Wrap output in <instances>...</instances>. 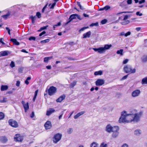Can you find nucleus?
Here are the masks:
<instances>
[{
	"mask_svg": "<svg viewBox=\"0 0 147 147\" xmlns=\"http://www.w3.org/2000/svg\"><path fill=\"white\" fill-rule=\"evenodd\" d=\"M141 116L140 113H136L134 114H128L126 113L125 111L122 112L121 116L119 120L120 123H128L132 121L138 122L139 121Z\"/></svg>",
	"mask_w": 147,
	"mask_h": 147,
	"instance_id": "nucleus-1",
	"label": "nucleus"
},
{
	"mask_svg": "<svg viewBox=\"0 0 147 147\" xmlns=\"http://www.w3.org/2000/svg\"><path fill=\"white\" fill-rule=\"evenodd\" d=\"M123 70L126 73H134L136 72L135 69L134 68L133 69L131 66L128 65H125L124 67Z\"/></svg>",
	"mask_w": 147,
	"mask_h": 147,
	"instance_id": "nucleus-2",
	"label": "nucleus"
},
{
	"mask_svg": "<svg viewBox=\"0 0 147 147\" xmlns=\"http://www.w3.org/2000/svg\"><path fill=\"white\" fill-rule=\"evenodd\" d=\"M62 137V135L61 134L58 133L55 134L53 138V143L55 144L57 143L61 140Z\"/></svg>",
	"mask_w": 147,
	"mask_h": 147,
	"instance_id": "nucleus-3",
	"label": "nucleus"
},
{
	"mask_svg": "<svg viewBox=\"0 0 147 147\" xmlns=\"http://www.w3.org/2000/svg\"><path fill=\"white\" fill-rule=\"evenodd\" d=\"M8 123L9 125L13 127L17 128L19 127V124L18 122L14 119H9Z\"/></svg>",
	"mask_w": 147,
	"mask_h": 147,
	"instance_id": "nucleus-4",
	"label": "nucleus"
},
{
	"mask_svg": "<svg viewBox=\"0 0 147 147\" xmlns=\"http://www.w3.org/2000/svg\"><path fill=\"white\" fill-rule=\"evenodd\" d=\"M57 88L54 86H52L50 87L48 89V94L50 96H51L56 93L57 92Z\"/></svg>",
	"mask_w": 147,
	"mask_h": 147,
	"instance_id": "nucleus-5",
	"label": "nucleus"
},
{
	"mask_svg": "<svg viewBox=\"0 0 147 147\" xmlns=\"http://www.w3.org/2000/svg\"><path fill=\"white\" fill-rule=\"evenodd\" d=\"M14 140L16 142H22L23 140V137L20 134H16L14 138Z\"/></svg>",
	"mask_w": 147,
	"mask_h": 147,
	"instance_id": "nucleus-6",
	"label": "nucleus"
},
{
	"mask_svg": "<svg viewBox=\"0 0 147 147\" xmlns=\"http://www.w3.org/2000/svg\"><path fill=\"white\" fill-rule=\"evenodd\" d=\"M44 127L46 130L50 129L52 127V124L51 121H47L44 125Z\"/></svg>",
	"mask_w": 147,
	"mask_h": 147,
	"instance_id": "nucleus-7",
	"label": "nucleus"
},
{
	"mask_svg": "<svg viewBox=\"0 0 147 147\" xmlns=\"http://www.w3.org/2000/svg\"><path fill=\"white\" fill-rule=\"evenodd\" d=\"M105 83V81L103 79H98L95 82V84L97 86H101Z\"/></svg>",
	"mask_w": 147,
	"mask_h": 147,
	"instance_id": "nucleus-8",
	"label": "nucleus"
},
{
	"mask_svg": "<svg viewBox=\"0 0 147 147\" xmlns=\"http://www.w3.org/2000/svg\"><path fill=\"white\" fill-rule=\"evenodd\" d=\"M141 91L140 90L136 89L133 91L131 94L132 96L133 97H136L138 96L140 94Z\"/></svg>",
	"mask_w": 147,
	"mask_h": 147,
	"instance_id": "nucleus-9",
	"label": "nucleus"
},
{
	"mask_svg": "<svg viewBox=\"0 0 147 147\" xmlns=\"http://www.w3.org/2000/svg\"><path fill=\"white\" fill-rule=\"evenodd\" d=\"M77 14H74L71 15L68 19L69 21L67 22L66 24H67L70 22H71L73 20L76 19L77 18Z\"/></svg>",
	"mask_w": 147,
	"mask_h": 147,
	"instance_id": "nucleus-10",
	"label": "nucleus"
},
{
	"mask_svg": "<svg viewBox=\"0 0 147 147\" xmlns=\"http://www.w3.org/2000/svg\"><path fill=\"white\" fill-rule=\"evenodd\" d=\"M21 103L23 106L25 112H27V111L28 109L29 108L28 102H27L26 104H25L24 101H22L21 102Z\"/></svg>",
	"mask_w": 147,
	"mask_h": 147,
	"instance_id": "nucleus-11",
	"label": "nucleus"
},
{
	"mask_svg": "<svg viewBox=\"0 0 147 147\" xmlns=\"http://www.w3.org/2000/svg\"><path fill=\"white\" fill-rule=\"evenodd\" d=\"M112 45L111 44H106L105 45L104 47H101L102 53H103L105 52V50L109 49L112 47Z\"/></svg>",
	"mask_w": 147,
	"mask_h": 147,
	"instance_id": "nucleus-12",
	"label": "nucleus"
},
{
	"mask_svg": "<svg viewBox=\"0 0 147 147\" xmlns=\"http://www.w3.org/2000/svg\"><path fill=\"white\" fill-rule=\"evenodd\" d=\"M65 94H63V95L60 96L56 100V102H60L65 99Z\"/></svg>",
	"mask_w": 147,
	"mask_h": 147,
	"instance_id": "nucleus-13",
	"label": "nucleus"
},
{
	"mask_svg": "<svg viewBox=\"0 0 147 147\" xmlns=\"http://www.w3.org/2000/svg\"><path fill=\"white\" fill-rule=\"evenodd\" d=\"M91 32L90 31H89L86 33H84L83 35V38H89L91 35Z\"/></svg>",
	"mask_w": 147,
	"mask_h": 147,
	"instance_id": "nucleus-14",
	"label": "nucleus"
},
{
	"mask_svg": "<svg viewBox=\"0 0 147 147\" xmlns=\"http://www.w3.org/2000/svg\"><path fill=\"white\" fill-rule=\"evenodd\" d=\"M7 140V139L5 136H1L0 137V141L3 143H6Z\"/></svg>",
	"mask_w": 147,
	"mask_h": 147,
	"instance_id": "nucleus-15",
	"label": "nucleus"
},
{
	"mask_svg": "<svg viewBox=\"0 0 147 147\" xmlns=\"http://www.w3.org/2000/svg\"><path fill=\"white\" fill-rule=\"evenodd\" d=\"M112 127L110 125H108L106 127V130L108 132H112Z\"/></svg>",
	"mask_w": 147,
	"mask_h": 147,
	"instance_id": "nucleus-16",
	"label": "nucleus"
},
{
	"mask_svg": "<svg viewBox=\"0 0 147 147\" xmlns=\"http://www.w3.org/2000/svg\"><path fill=\"white\" fill-rule=\"evenodd\" d=\"M55 110L52 108H50L49 109V110L47 111L46 113V115L49 116L51 115L52 113L55 112Z\"/></svg>",
	"mask_w": 147,
	"mask_h": 147,
	"instance_id": "nucleus-17",
	"label": "nucleus"
},
{
	"mask_svg": "<svg viewBox=\"0 0 147 147\" xmlns=\"http://www.w3.org/2000/svg\"><path fill=\"white\" fill-rule=\"evenodd\" d=\"M85 112L84 111H82L78 113L74 116V118L75 119H77L79 117L84 113Z\"/></svg>",
	"mask_w": 147,
	"mask_h": 147,
	"instance_id": "nucleus-18",
	"label": "nucleus"
},
{
	"mask_svg": "<svg viewBox=\"0 0 147 147\" xmlns=\"http://www.w3.org/2000/svg\"><path fill=\"white\" fill-rule=\"evenodd\" d=\"M8 53L6 51H2L0 52V57L7 55Z\"/></svg>",
	"mask_w": 147,
	"mask_h": 147,
	"instance_id": "nucleus-19",
	"label": "nucleus"
},
{
	"mask_svg": "<svg viewBox=\"0 0 147 147\" xmlns=\"http://www.w3.org/2000/svg\"><path fill=\"white\" fill-rule=\"evenodd\" d=\"M53 58V56L45 57L44 59V62L45 63H48L49 61Z\"/></svg>",
	"mask_w": 147,
	"mask_h": 147,
	"instance_id": "nucleus-20",
	"label": "nucleus"
},
{
	"mask_svg": "<svg viewBox=\"0 0 147 147\" xmlns=\"http://www.w3.org/2000/svg\"><path fill=\"white\" fill-rule=\"evenodd\" d=\"M8 86L7 85H2L1 86V91L6 90L8 89Z\"/></svg>",
	"mask_w": 147,
	"mask_h": 147,
	"instance_id": "nucleus-21",
	"label": "nucleus"
},
{
	"mask_svg": "<svg viewBox=\"0 0 147 147\" xmlns=\"http://www.w3.org/2000/svg\"><path fill=\"white\" fill-rule=\"evenodd\" d=\"M93 49L95 51H98V53L100 54L102 53V50L101 47L98 48H94Z\"/></svg>",
	"mask_w": 147,
	"mask_h": 147,
	"instance_id": "nucleus-22",
	"label": "nucleus"
},
{
	"mask_svg": "<svg viewBox=\"0 0 147 147\" xmlns=\"http://www.w3.org/2000/svg\"><path fill=\"white\" fill-rule=\"evenodd\" d=\"M119 130V128L118 126H115L112 127V132H118Z\"/></svg>",
	"mask_w": 147,
	"mask_h": 147,
	"instance_id": "nucleus-23",
	"label": "nucleus"
},
{
	"mask_svg": "<svg viewBox=\"0 0 147 147\" xmlns=\"http://www.w3.org/2000/svg\"><path fill=\"white\" fill-rule=\"evenodd\" d=\"M142 84H147V76L142 79Z\"/></svg>",
	"mask_w": 147,
	"mask_h": 147,
	"instance_id": "nucleus-24",
	"label": "nucleus"
},
{
	"mask_svg": "<svg viewBox=\"0 0 147 147\" xmlns=\"http://www.w3.org/2000/svg\"><path fill=\"white\" fill-rule=\"evenodd\" d=\"M142 60L143 62H145L147 61V55H144L142 58Z\"/></svg>",
	"mask_w": 147,
	"mask_h": 147,
	"instance_id": "nucleus-25",
	"label": "nucleus"
},
{
	"mask_svg": "<svg viewBox=\"0 0 147 147\" xmlns=\"http://www.w3.org/2000/svg\"><path fill=\"white\" fill-rule=\"evenodd\" d=\"M77 82L74 81L73 82L71 83L69 85V87L70 88H73L76 84Z\"/></svg>",
	"mask_w": 147,
	"mask_h": 147,
	"instance_id": "nucleus-26",
	"label": "nucleus"
},
{
	"mask_svg": "<svg viewBox=\"0 0 147 147\" xmlns=\"http://www.w3.org/2000/svg\"><path fill=\"white\" fill-rule=\"evenodd\" d=\"M102 74V71L101 70H100L98 71H95L94 73V75L96 76L97 75H101Z\"/></svg>",
	"mask_w": 147,
	"mask_h": 147,
	"instance_id": "nucleus-27",
	"label": "nucleus"
},
{
	"mask_svg": "<svg viewBox=\"0 0 147 147\" xmlns=\"http://www.w3.org/2000/svg\"><path fill=\"white\" fill-rule=\"evenodd\" d=\"M5 117L4 114L2 112H0V120L3 119Z\"/></svg>",
	"mask_w": 147,
	"mask_h": 147,
	"instance_id": "nucleus-28",
	"label": "nucleus"
},
{
	"mask_svg": "<svg viewBox=\"0 0 147 147\" xmlns=\"http://www.w3.org/2000/svg\"><path fill=\"white\" fill-rule=\"evenodd\" d=\"M30 18L31 19L32 23L33 24H34L35 22V20L36 19V16H31Z\"/></svg>",
	"mask_w": 147,
	"mask_h": 147,
	"instance_id": "nucleus-29",
	"label": "nucleus"
},
{
	"mask_svg": "<svg viewBox=\"0 0 147 147\" xmlns=\"http://www.w3.org/2000/svg\"><path fill=\"white\" fill-rule=\"evenodd\" d=\"M123 50L121 49L117 51V53L118 54H120L121 55H123Z\"/></svg>",
	"mask_w": 147,
	"mask_h": 147,
	"instance_id": "nucleus-30",
	"label": "nucleus"
},
{
	"mask_svg": "<svg viewBox=\"0 0 147 147\" xmlns=\"http://www.w3.org/2000/svg\"><path fill=\"white\" fill-rule=\"evenodd\" d=\"M140 131H141L140 130H136L134 131V134L136 135H139L141 134Z\"/></svg>",
	"mask_w": 147,
	"mask_h": 147,
	"instance_id": "nucleus-31",
	"label": "nucleus"
},
{
	"mask_svg": "<svg viewBox=\"0 0 147 147\" xmlns=\"http://www.w3.org/2000/svg\"><path fill=\"white\" fill-rule=\"evenodd\" d=\"M50 40L49 39H47L44 40H41L40 41V43L41 44H43L49 42Z\"/></svg>",
	"mask_w": 147,
	"mask_h": 147,
	"instance_id": "nucleus-32",
	"label": "nucleus"
},
{
	"mask_svg": "<svg viewBox=\"0 0 147 147\" xmlns=\"http://www.w3.org/2000/svg\"><path fill=\"white\" fill-rule=\"evenodd\" d=\"M48 26V25H47L46 26H44L43 27H41L40 28V29L39 30H38V32H40V31H41L42 30H45V29H46L47 28Z\"/></svg>",
	"mask_w": 147,
	"mask_h": 147,
	"instance_id": "nucleus-33",
	"label": "nucleus"
},
{
	"mask_svg": "<svg viewBox=\"0 0 147 147\" xmlns=\"http://www.w3.org/2000/svg\"><path fill=\"white\" fill-rule=\"evenodd\" d=\"M77 3L78 6L80 7L81 9L84 10V8L83 7H82L81 5L80 2L77 1Z\"/></svg>",
	"mask_w": 147,
	"mask_h": 147,
	"instance_id": "nucleus-34",
	"label": "nucleus"
},
{
	"mask_svg": "<svg viewBox=\"0 0 147 147\" xmlns=\"http://www.w3.org/2000/svg\"><path fill=\"white\" fill-rule=\"evenodd\" d=\"M129 20H123V21L121 22V24L122 25H126L129 24Z\"/></svg>",
	"mask_w": 147,
	"mask_h": 147,
	"instance_id": "nucleus-35",
	"label": "nucleus"
},
{
	"mask_svg": "<svg viewBox=\"0 0 147 147\" xmlns=\"http://www.w3.org/2000/svg\"><path fill=\"white\" fill-rule=\"evenodd\" d=\"M119 133L118 132H113L112 134V137L113 138H116L118 135Z\"/></svg>",
	"mask_w": 147,
	"mask_h": 147,
	"instance_id": "nucleus-36",
	"label": "nucleus"
},
{
	"mask_svg": "<svg viewBox=\"0 0 147 147\" xmlns=\"http://www.w3.org/2000/svg\"><path fill=\"white\" fill-rule=\"evenodd\" d=\"M98 22H96L94 23H92L90 25V27H92V26H98Z\"/></svg>",
	"mask_w": 147,
	"mask_h": 147,
	"instance_id": "nucleus-37",
	"label": "nucleus"
},
{
	"mask_svg": "<svg viewBox=\"0 0 147 147\" xmlns=\"http://www.w3.org/2000/svg\"><path fill=\"white\" fill-rule=\"evenodd\" d=\"M9 14H7L5 15H4L2 16V17L4 19H6L9 16Z\"/></svg>",
	"mask_w": 147,
	"mask_h": 147,
	"instance_id": "nucleus-38",
	"label": "nucleus"
},
{
	"mask_svg": "<svg viewBox=\"0 0 147 147\" xmlns=\"http://www.w3.org/2000/svg\"><path fill=\"white\" fill-rule=\"evenodd\" d=\"M107 22V20L106 19H104L102 20L101 22V23L102 24H105Z\"/></svg>",
	"mask_w": 147,
	"mask_h": 147,
	"instance_id": "nucleus-39",
	"label": "nucleus"
},
{
	"mask_svg": "<svg viewBox=\"0 0 147 147\" xmlns=\"http://www.w3.org/2000/svg\"><path fill=\"white\" fill-rule=\"evenodd\" d=\"M7 102V98L5 97H3L2 100H0V102L4 103Z\"/></svg>",
	"mask_w": 147,
	"mask_h": 147,
	"instance_id": "nucleus-40",
	"label": "nucleus"
},
{
	"mask_svg": "<svg viewBox=\"0 0 147 147\" xmlns=\"http://www.w3.org/2000/svg\"><path fill=\"white\" fill-rule=\"evenodd\" d=\"M97 146V144L95 142H93L91 144L90 147H96Z\"/></svg>",
	"mask_w": 147,
	"mask_h": 147,
	"instance_id": "nucleus-41",
	"label": "nucleus"
},
{
	"mask_svg": "<svg viewBox=\"0 0 147 147\" xmlns=\"http://www.w3.org/2000/svg\"><path fill=\"white\" fill-rule=\"evenodd\" d=\"M28 39L29 40H33L35 41L36 40V37H35L31 36Z\"/></svg>",
	"mask_w": 147,
	"mask_h": 147,
	"instance_id": "nucleus-42",
	"label": "nucleus"
},
{
	"mask_svg": "<svg viewBox=\"0 0 147 147\" xmlns=\"http://www.w3.org/2000/svg\"><path fill=\"white\" fill-rule=\"evenodd\" d=\"M10 66L12 68L14 67L15 66L14 62L13 61H11L10 64Z\"/></svg>",
	"mask_w": 147,
	"mask_h": 147,
	"instance_id": "nucleus-43",
	"label": "nucleus"
},
{
	"mask_svg": "<svg viewBox=\"0 0 147 147\" xmlns=\"http://www.w3.org/2000/svg\"><path fill=\"white\" fill-rule=\"evenodd\" d=\"M107 144H105L104 142L102 143L100 146V147H107Z\"/></svg>",
	"mask_w": 147,
	"mask_h": 147,
	"instance_id": "nucleus-44",
	"label": "nucleus"
},
{
	"mask_svg": "<svg viewBox=\"0 0 147 147\" xmlns=\"http://www.w3.org/2000/svg\"><path fill=\"white\" fill-rule=\"evenodd\" d=\"M104 7V10H105L106 11L108 10V9H109L110 8V7L108 5H106Z\"/></svg>",
	"mask_w": 147,
	"mask_h": 147,
	"instance_id": "nucleus-45",
	"label": "nucleus"
},
{
	"mask_svg": "<svg viewBox=\"0 0 147 147\" xmlns=\"http://www.w3.org/2000/svg\"><path fill=\"white\" fill-rule=\"evenodd\" d=\"M36 16L38 18H40L41 17V14L39 12H38L36 13Z\"/></svg>",
	"mask_w": 147,
	"mask_h": 147,
	"instance_id": "nucleus-46",
	"label": "nucleus"
},
{
	"mask_svg": "<svg viewBox=\"0 0 147 147\" xmlns=\"http://www.w3.org/2000/svg\"><path fill=\"white\" fill-rule=\"evenodd\" d=\"M125 2L124 1H123L120 3L119 5V6L121 7H124L125 6Z\"/></svg>",
	"mask_w": 147,
	"mask_h": 147,
	"instance_id": "nucleus-47",
	"label": "nucleus"
},
{
	"mask_svg": "<svg viewBox=\"0 0 147 147\" xmlns=\"http://www.w3.org/2000/svg\"><path fill=\"white\" fill-rule=\"evenodd\" d=\"M56 4V2H54V3H53L52 5H51V6L50 7V8L51 9H53L54 8V7L55 6V5Z\"/></svg>",
	"mask_w": 147,
	"mask_h": 147,
	"instance_id": "nucleus-48",
	"label": "nucleus"
},
{
	"mask_svg": "<svg viewBox=\"0 0 147 147\" xmlns=\"http://www.w3.org/2000/svg\"><path fill=\"white\" fill-rule=\"evenodd\" d=\"M48 5V3H47L45 5V6L43 8H42V13H44V12L45 11V9H46V8L47 7Z\"/></svg>",
	"mask_w": 147,
	"mask_h": 147,
	"instance_id": "nucleus-49",
	"label": "nucleus"
},
{
	"mask_svg": "<svg viewBox=\"0 0 147 147\" xmlns=\"http://www.w3.org/2000/svg\"><path fill=\"white\" fill-rule=\"evenodd\" d=\"M88 28V26H87V27H83L82 28H81L80 30H79V31H84V30Z\"/></svg>",
	"mask_w": 147,
	"mask_h": 147,
	"instance_id": "nucleus-50",
	"label": "nucleus"
},
{
	"mask_svg": "<svg viewBox=\"0 0 147 147\" xmlns=\"http://www.w3.org/2000/svg\"><path fill=\"white\" fill-rule=\"evenodd\" d=\"M72 131V129L71 128H69L67 131V133L68 134H70Z\"/></svg>",
	"mask_w": 147,
	"mask_h": 147,
	"instance_id": "nucleus-51",
	"label": "nucleus"
},
{
	"mask_svg": "<svg viewBox=\"0 0 147 147\" xmlns=\"http://www.w3.org/2000/svg\"><path fill=\"white\" fill-rule=\"evenodd\" d=\"M131 34V32L130 31H128L124 34V36H127L129 35H130Z\"/></svg>",
	"mask_w": 147,
	"mask_h": 147,
	"instance_id": "nucleus-52",
	"label": "nucleus"
},
{
	"mask_svg": "<svg viewBox=\"0 0 147 147\" xmlns=\"http://www.w3.org/2000/svg\"><path fill=\"white\" fill-rule=\"evenodd\" d=\"M128 61H129V60L128 59H125L123 61V64H125L127 63L128 62Z\"/></svg>",
	"mask_w": 147,
	"mask_h": 147,
	"instance_id": "nucleus-53",
	"label": "nucleus"
},
{
	"mask_svg": "<svg viewBox=\"0 0 147 147\" xmlns=\"http://www.w3.org/2000/svg\"><path fill=\"white\" fill-rule=\"evenodd\" d=\"M128 75V74H127V75H125L122 78L121 80H123L126 79L127 78Z\"/></svg>",
	"mask_w": 147,
	"mask_h": 147,
	"instance_id": "nucleus-54",
	"label": "nucleus"
},
{
	"mask_svg": "<svg viewBox=\"0 0 147 147\" xmlns=\"http://www.w3.org/2000/svg\"><path fill=\"white\" fill-rule=\"evenodd\" d=\"M46 33V32L45 31H43L39 34V36H42L43 35L45 34Z\"/></svg>",
	"mask_w": 147,
	"mask_h": 147,
	"instance_id": "nucleus-55",
	"label": "nucleus"
},
{
	"mask_svg": "<svg viewBox=\"0 0 147 147\" xmlns=\"http://www.w3.org/2000/svg\"><path fill=\"white\" fill-rule=\"evenodd\" d=\"M20 82L19 81H17L16 83V85L18 87H19L20 86Z\"/></svg>",
	"mask_w": 147,
	"mask_h": 147,
	"instance_id": "nucleus-56",
	"label": "nucleus"
},
{
	"mask_svg": "<svg viewBox=\"0 0 147 147\" xmlns=\"http://www.w3.org/2000/svg\"><path fill=\"white\" fill-rule=\"evenodd\" d=\"M16 40H17L15 38H11L10 39V41L12 42L13 44L15 42Z\"/></svg>",
	"mask_w": 147,
	"mask_h": 147,
	"instance_id": "nucleus-57",
	"label": "nucleus"
},
{
	"mask_svg": "<svg viewBox=\"0 0 147 147\" xmlns=\"http://www.w3.org/2000/svg\"><path fill=\"white\" fill-rule=\"evenodd\" d=\"M3 39L2 38H0V42L3 45H5V43L3 41Z\"/></svg>",
	"mask_w": 147,
	"mask_h": 147,
	"instance_id": "nucleus-58",
	"label": "nucleus"
},
{
	"mask_svg": "<svg viewBox=\"0 0 147 147\" xmlns=\"http://www.w3.org/2000/svg\"><path fill=\"white\" fill-rule=\"evenodd\" d=\"M136 14L138 16H141L142 15V13H140L139 11H138L136 13Z\"/></svg>",
	"mask_w": 147,
	"mask_h": 147,
	"instance_id": "nucleus-59",
	"label": "nucleus"
},
{
	"mask_svg": "<svg viewBox=\"0 0 147 147\" xmlns=\"http://www.w3.org/2000/svg\"><path fill=\"white\" fill-rule=\"evenodd\" d=\"M145 2V0H141L139 1V4H141L142 3H144Z\"/></svg>",
	"mask_w": 147,
	"mask_h": 147,
	"instance_id": "nucleus-60",
	"label": "nucleus"
},
{
	"mask_svg": "<svg viewBox=\"0 0 147 147\" xmlns=\"http://www.w3.org/2000/svg\"><path fill=\"white\" fill-rule=\"evenodd\" d=\"M127 3L128 4H131L132 3V0H127Z\"/></svg>",
	"mask_w": 147,
	"mask_h": 147,
	"instance_id": "nucleus-61",
	"label": "nucleus"
},
{
	"mask_svg": "<svg viewBox=\"0 0 147 147\" xmlns=\"http://www.w3.org/2000/svg\"><path fill=\"white\" fill-rule=\"evenodd\" d=\"M13 44L16 45H20V43L16 40Z\"/></svg>",
	"mask_w": 147,
	"mask_h": 147,
	"instance_id": "nucleus-62",
	"label": "nucleus"
},
{
	"mask_svg": "<svg viewBox=\"0 0 147 147\" xmlns=\"http://www.w3.org/2000/svg\"><path fill=\"white\" fill-rule=\"evenodd\" d=\"M13 91L12 90H11V91H8L7 92V93L8 94H12L13 93Z\"/></svg>",
	"mask_w": 147,
	"mask_h": 147,
	"instance_id": "nucleus-63",
	"label": "nucleus"
},
{
	"mask_svg": "<svg viewBox=\"0 0 147 147\" xmlns=\"http://www.w3.org/2000/svg\"><path fill=\"white\" fill-rule=\"evenodd\" d=\"M121 147H128V146L127 144H125L122 145Z\"/></svg>",
	"mask_w": 147,
	"mask_h": 147,
	"instance_id": "nucleus-64",
	"label": "nucleus"
}]
</instances>
